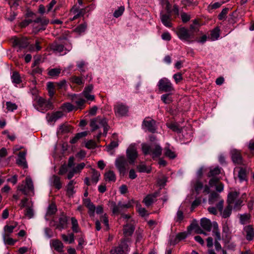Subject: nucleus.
Returning a JSON list of instances; mask_svg holds the SVG:
<instances>
[{"label": "nucleus", "mask_w": 254, "mask_h": 254, "mask_svg": "<svg viewBox=\"0 0 254 254\" xmlns=\"http://www.w3.org/2000/svg\"><path fill=\"white\" fill-rule=\"evenodd\" d=\"M228 10L229 8H225L222 9L221 13L218 15V18L219 20L225 19Z\"/></svg>", "instance_id": "obj_57"}, {"label": "nucleus", "mask_w": 254, "mask_h": 254, "mask_svg": "<svg viewBox=\"0 0 254 254\" xmlns=\"http://www.w3.org/2000/svg\"><path fill=\"white\" fill-rule=\"evenodd\" d=\"M6 109L9 112H13L17 108V106L15 103H12L10 101L6 102Z\"/></svg>", "instance_id": "obj_51"}, {"label": "nucleus", "mask_w": 254, "mask_h": 254, "mask_svg": "<svg viewBox=\"0 0 254 254\" xmlns=\"http://www.w3.org/2000/svg\"><path fill=\"white\" fill-rule=\"evenodd\" d=\"M51 49L56 53H61L64 51V46L62 44L53 43L51 45Z\"/></svg>", "instance_id": "obj_28"}, {"label": "nucleus", "mask_w": 254, "mask_h": 254, "mask_svg": "<svg viewBox=\"0 0 254 254\" xmlns=\"http://www.w3.org/2000/svg\"><path fill=\"white\" fill-rule=\"evenodd\" d=\"M161 100L162 101L167 104H169L172 101V98L170 96V94H163L161 96Z\"/></svg>", "instance_id": "obj_54"}, {"label": "nucleus", "mask_w": 254, "mask_h": 254, "mask_svg": "<svg viewBox=\"0 0 254 254\" xmlns=\"http://www.w3.org/2000/svg\"><path fill=\"white\" fill-rule=\"evenodd\" d=\"M9 235H5V234H2L3 240L6 244L9 245H13L16 242V241L11 238H9Z\"/></svg>", "instance_id": "obj_47"}, {"label": "nucleus", "mask_w": 254, "mask_h": 254, "mask_svg": "<svg viewBox=\"0 0 254 254\" xmlns=\"http://www.w3.org/2000/svg\"><path fill=\"white\" fill-rule=\"evenodd\" d=\"M128 163L124 156H120L116 158L115 164L120 174L124 175L128 169Z\"/></svg>", "instance_id": "obj_5"}, {"label": "nucleus", "mask_w": 254, "mask_h": 254, "mask_svg": "<svg viewBox=\"0 0 254 254\" xmlns=\"http://www.w3.org/2000/svg\"><path fill=\"white\" fill-rule=\"evenodd\" d=\"M232 210V205L228 204V205L225 208L224 211H222V212H221V214L222 217L224 218L229 217L231 214Z\"/></svg>", "instance_id": "obj_31"}, {"label": "nucleus", "mask_w": 254, "mask_h": 254, "mask_svg": "<svg viewBox=\"0 0 254 254\" xmlns=\"http://www.w3.org/2000/svg\"><path fill=\"white\" fill-rule=\"evenodd\" d=\"M18 225V223L15 221L9 222L8 224L4 226L3 228L4 233L3 234L5 235H10L13 231V229L15 228Z\"/></svg>", "instance_id": "obj_15"}, {"label": "nucleus", "mask_w": 254, "mask_h": 254, "mask_svg": "<svg viewBox=\"0 0 254 254\" xmlns=\"http://www.w3.org/2000/svg\"><path fill=\"white\" fill-rule=\"evenodd\" d=\"M87 28V24L86 23L81 24L76 27L74 29V31L80 34L84 32Z\"/></svg>", "instance_id": "obj_50"}, {"label": "nucleus", "mask_w": 254, "mask_h": 254, "mask_svg": "<svg viewBox=\"0 0 254 254\" xmlns=\"http://www.w3.org/2000/svg\"><path fill=\"white\" fill-rule=\"evenodd\" d=\"M67 222V218L66 216L63 215L59 218V223L57 228L62 230L65 228Z\"/></svg>", "instance_id": "obj_25"}, {"label": "nucleus", "mask_w": 254, "mask_h": 254, "mask_svg": "<svg viewBox=\"0 0 254 254\" xmlns=\"http://www.w3.org/2000/svg\"><path fill=\"white\" fill-rule=\"evenodd\" d=\"M244 231L246 234V239L248 241H252L254 237V230L251 225H248L244 228Z\"/></svg>", "instance_id": "obj_19"}, {"label": "nucleus", "mask_w": 254, "mask_h": 254, "mask_svg": "<svg viewBox=\"0 0 254 254\" xmlns=\"http://www.w3.org/2000/svg\"><path fill=\"white\" fill-rule=\"evenodd\" d=\"M112 210L114 214H119L122 210L120 206V202L117 205L115 202H112Z\"/></svg>", "instance_id": "obj_48"}, {"label": "nucleus", "mask_w": 254, "mask_h": 254, "mask_svg": "<svg viewBox=\"0 0 254 254\" xmlns=\"http://www.w3.org/2000/svg\"><path fill=\"white\" fill-rule=\"evenodd\" d=\"M57 210L56 205L53 204H51L48 207L46 215L49 216L53 215L56 212Z\"/></svg>", "instance_id": "obj_52"}, {"label": "nucleus", "mask_w": 254, "mask_h": 254, "mask_svg": "<svg viewBox=\"0 0 254 254\" xmlns=\"http://www.w3.org/2000/svg\"><path fill=\"white\" fill-rule=\"evenodd\" d=\"M177 35L182 40H188L192 35L191 33L185 27L178 28L177 31Z\"/></svg>", "instance_id": "obj_12"}, {"label": "nucleus", "mask_w": 254, "mask_h": 254, "mask_svg": "<svg viewBox=\"0 0 254 254\" xmlns=\"http://www.w3.org/2000/svg\"><path fill=\"white\" fill-rule=\"evenodd\" d=\"M16 163L23 168H27V164L26 161V152H20L18 155V158L16 160Z\"/></svg>", "instance_id": "obj_16"}, {"label": "nucleus", "mask_w": 254, "mask_h": 254, "mask_svg": "<svg viewBox=\"0 0 254 254\" xmlns=\"http://www.w3.org/2000/svg\"><path fill=\"white\" fill-rule=\"evenodd\" d=\"M90 125L92 127V131H94L100 127H103V135L105 136L106 135L109 128L106 119L99 117L92 120Z\"/></svg>", "instance_id": "obj_2"}, {"label": "nucleus", "mask_w": 254, "mask_h": 254, "mask_svg": "<svg viewBox=\"0 0 254 254\" xmlns=\"http://www.w3.org/2000/svg\"><path fill=\"white\" fill-rule=\"evenodd\" d=\"M38 103L41 107H44L46 110L51 109L52 106V104L50 101H47L42 98L38 99Z\"/></svg>", "instance_id": "obj_27"}, {"label": "nucleus", "mask_w": 254, "mask_h": 254, "mask_svg": "<svg viewBox=\"0 0 254 254\" xmlns=\"http://www.w3.org/2000/svg\"><path fill=\"white\" fill-rule=\"evenodd\" d=\"M71 222L72 225L71 229L73 232L74 233L79 232L80 228L77 219L75 217H71Z\"/></svg>", "instance_id": "obj_37"}, {"label": "nucleus", "mask_w": 254, "mask_h": 254, "mask_svg": "<svg viewBox=\"0 0 254 254\" xmlns=\"http://www.w3.org/2000/svg\"><path fill=\"white\" fill-rule=\"evenodd\" d=\"M220 195L218 193L213 192H212L209 197V203H213L214 201L217 200V199H220Z\"/></svg>", "instance_id": "obj_49"}, {"label": "nucleus", "mask_w": 254, "mask_h": 254, "mask_svg": "<svg viewBox=\"0 0 254 254\" xmlns=\"http://www.w3.org/2000/svg\"><path fill=\"white\" fill-rule=\"evenodd\" d=\"M222 3H223V2H216L215 3H211L208 5V8L209 10L217 9V8L220 7L221 6V5L222 4Z\"/></svg>", "instance_id": "obj_62"}, {"label": "nucleus", "mask_w": 254, "mask_h": 254, "mask_svg": "<svg viewBox=\"0 0 254 254\" xmlns=\"http://www.w3.org/2000/svg\"><path fill=\"white\" fill-rule=\"evenodd\" d=\"M129 251V248L126 240L122 241L118 247L113 248L110 251L111 254H127Z\"/></svg>", "instance_id": "obj_7"}, {"label": "nucleus", "mask_w": 254, "mask_h": 254, "mask_svg": "<svg viewBox=\"0 0 254 254\" xmlns=\"http://www.w3.org/2000/svg\"><path fill=\"white\" fill-rule=\"evenodd\" d=\"M52 245L56 251L58 252L63 251V244L59 240H53L52 241Z\"/></svg>", "instance_id": "obj_22"}, {"label": "nucleus", "mask_w": 254, "mask_h": 254, "mask_svg": "<svg viewBox=\"0 0 254 254\" xmlns=\"http://www.w3.org/2000/svg\"><path fill=\"white\" fill-rule=\"evenodd\" d=\"M93 86L92 84L85 87L83 92L80 94L84 96L87 101H93L95 99V96L90 93L92 91Z\"/></svg>", "instance_id": "obj_13"}, {"label": "nucleus", "mask_w": 254, "mask_h": 254, "mask_svg": "<svg viewBox=\"0 0 254 254\" xmlns=\"http://www.w3.org/2000/svg\"><path fill=\"white\" fill-rule=\"evenodd\" d=\"M61 69L60 68H55L49 70L48 74L52 77H54L59 76L61 73Z\"/></svg>", "instance_id": "obj_42"}, {"label": "nucleus", "mask_w": 254, "mask_h": 254, "mask_svg": "<svg viewBox=\"0 0 254 254\" xmlns=\"http://www.w3.org/2000/svg\"><path fill=\"white\" fill-rule=\"evenodd\" d=\"M134 230V227L131 224L126 225L123 229L124 235L125 237L130 236Z\"/></svg>", "instance_id": "obj_24"}, {"label": "nucleus", "mask_w": 254, "mask_h": 254, "mask_svg": "<svg viewBox=\"0 0 254 254\" xmlns=\"http://www.w3.org/2000/svg\"><path fill=\"white\" fill-rule=\"evenodd\" d=\"M184 218L183 212L179 209L177 212L176 216L175 217V221L177 223H181Z\"/></svg>", "instance_id": "obj_44"}, {"label": "nucleus", "mask_w": 254, "mask_h": 254, "mask_svg": "<svg viewBox=\"0 0 254 254\" xmlns=\"http://www.w3.org/2000/svg\"><path fill=\"white\" fill-rule=\"evenodd\" d=\"M76 182L74 180L70 181L67 186V192L69 195H72L74 192V185Z\"/></svg>", "instance_id": "obj_39"}, {"label": "nucleus", "mask_w": 254, "mask_h": 254, "mask_svg": "<svg viewBox=\"0 0 254 254\" xmlns=\"http://www.w3.org/2000/svg\"><path fill=\"white\" fill-rule=\"evenodd\" d=\"M157 196L156 193L149 194L144 198L143 202L144 203L146 206H149L154 202Z\"/></svg>", "instance_id": "obj_23"}, {"label": "nucleus", "mask_w": 254, "mask_h": 254, "mask_svg": "<svg viewBox=\"0 0 254 254\" xmlns=\"http://www.w3.org/2000/svg\"><path fill=\"white\" fill-rule=\"evenodd\" d=\"M69 131L70 128L69 126L65 125H61L58 130V133L64 134L67 133L69 132Z\"/></svg>", "instance_id": "obj_45"}, {"label": "nucleus", "mask_w": 254, "mask_h": 254, "mask_svg": "<svg viewBox=\"0 0 254 254\" xmlns=\"http://www.w3.org/2000/svg\"><path fill=\"white\" fill-rule=\"evenodd\" d=\"M13 44L14 46H18L20 48H25L28 45L29 42L26 38L19 39L15 37L13 39Z\"/></svg>", "instance_id": "obj_18"}, {"label": "nucleus", "mask_w": 254, "mask_h": 254, "mask_svg": "<svg viewBox=\"0 0 254 254\" xmlns=\"http://www.w3.org/2000/svg\"><path fill=\"white\" fill-rule=\"evenodd\" d=\"M25 185L23 186L19 185L18 186V190L21 191L24 194L30 195V193H31L32 195H34V186L32 179L29 177H27L25 179Z\"/></svg>", "instance_id": "obj_6"}, {"label": "nucleus", "mask_w": 254, "mask_h": 254, "mask_svg": "<svg viewBox=\"0 0 254 254\" xmlns=\"http://www.w3.org/2000/svg\"><path fill=\"white\" fill-rule=\"evenodd\" d=\"M193 229L195 230V232L196 234H202L203 233V231L198 226L191 224L189 227H188V230H190V229Z\"/></svg>", "instance_id": "obj_58"}, {"label": "nucleus", "mask_w": 254, "mask_h": 254, "mask_svg": "<svg viewBox=\"0 0 254 254\" xmlns=\"http://www.w3.org/2000/svg\"><path fill=\"white\" fill-rule=\"evenodd\" d=\"M55 87L58 90L65 89L66 82L65 80H62L59 82L54 83Z\"/></svg>", "instance_id": "obj_46"}, {"label": "nucleus", "mask_w": 254, "mask_h": 254, "mask_svg": "<svg viewBox=\"0 0 254 254\" xmlns=\"http://www.w3.org/2000/svg\"><path fill=\"white\" fill-rule=\"evenodd\" d=\"M85 147L88 149H93L96 147V144L94 141L90 140L86 143Z\"/></svg>", "instance_id": "obj_64"}, {"label": "nucleus", "mask_w": 254, "mask_h": 254, "mask_svg": "<svg viewBox=\"0 0 254 254\" xmlns=\"http://www.w3.org/2000/svg\"><path fill=\"white\" fill-rule=\"evenodd\" d=\"M11 79L12 83L16 84H19L22 81L19 74L17 71H13L12 72Z\"/></svg>", "instance_id": "obj_32"}, {"label": "nucleus", "mask_w": 254, "mask_h": 254, "mask_svg": "<svg viewBox=\"0 0 254 254\" xmlns=\"http://www.w3.org/2000/svg\"><path fill=\"white\" fill-rule=\"evenodd\" d=\"M159 90L163 92L172 93L174 91V87L171 82L167 78L160 79L157 84Z\"/></svg>", "instance_id": "obj_4"}, {"label": "nucleus", "mask_w": 254, "mask_h": 254, "mask_svg": "<svg viewBox=\"0 0 254 254\" xmlns=\"http://www.w3.org/2000/svg\"><path fill=\"white\" fill-rule=\"evenodd\" d=\"M61 237L63 241L65 242H68V243L71 244L74 241V235L73 233H70L68 236L65 234H62Z\"/></svg>", "instance_id": "obj_35"}, {"label": "nucleus", "mask_w": 254, "mask_h": 254, "mask_svg": "<svg viewBox=\"0 0 254 254\" xmlns=\"http://www.w3.org/2000/svg\"><path fill=\"white\" fill-rule=\"evenodd\" d=\"M203 185L200 182H196L194 185V189L197 193H199L200 191L203 189Z\"/></svg>", "instance_id": "obj_63"}, {"label": "nucleus", "mask_w": 254, "mask_h": 254, "mask_svg": "<svg viewBox=\"0 0 254 254\" xmlns=\"http://www.w3.org/2000/svg\"><path fill=\"white\" fill-rule=\"evenodd\" d=\"M51 181L53 185L58 190H60L62 187V184L61 182V179L59 177L56 175H53L51 178Z\"/></svg>", "instance_id": "obj_21"}, {"label": "nucleus", "mask_w": 254, "mask_h": 254, "mask_svg": "<svg viewBox=\"0 0 254 254\" xmlns=\"http://www.w3.org/2000/svg\"><path fill=\"white\" fill-rule=\"evenodd\" d=\"M47 86L49 96L53 97L55 94V89H56L54 83L49 82L47 83Z\"/></svg>", "instance_id": "obj_36"}, {"label": "nucleus", "mask_w": 254, "mask_h": 254, "mask_svg": "<svg viewBox=\"0 0 254 254\" xmlns=\"http://www.w3.org/2000/svg\"><path fill=\"white\" fill-rule=\"evenodd\" d=\"M160 19L162 23L167 27H172V17L170 13L160 14Z\"/></svg>", "instance_id": "obj_17"}, {"label": "nucleus", "mask_w": 254, "mask_h": 254, "mask_svg": "<svg viewBox=\"0 0 254 254\" xmlns=\"http://www.w3.org/2000/svg\"><path fill=\"white\" fill-rule=\"evenodd\" d=\"M220 168L218 167L211 169L208 174V177H214L220 174Z\"/></svg>", "instance_id": "obj_53"}, {"label": "nucleus", "mask_w": 254, "mask_h": 254, "mask_svg": "<svg viewBox=\"0 0 254 254\" xmlns=\"http://www.w3.org/2000/svg\"><path fill=\"white\" fill-rule=\"evenodd\" d=\"M25 215L29 219L32 218L34 216V210L33 208V205L31 206H27L25 212Z\"/></svg>", "instance_id": "obj_43"}, {"label": "nucleus", "mask_w": 254, "mask_h": 254, "mask_svg": "<svg viewBox=\"0 0 254 254\" xmlns=\"http://www.w3.org/2000/svg\"><path fill=\"white\" fill-rule=\"evenodd\" d=\"M116 175L114 172L109 171L105 174V179L106 181H116Z\"/></svg>", "instance_id": "obj_38"}, {"label": "nucleus", "mask_w": 254, "mask_h": 254, "mask_svg": "<svg viewBox=\"0 0 254 254\" xmlns=\"http://www.w3.org/2000/svg\"><path fill=\"white\" fill-rule=\"evenodd\" d=\"M143 126H144L149 132L154 133L156 131L157 127L156 121L149 118H146L144 120Z\"/></svg>", "instance_id": "obj_11"}, {"label": "nucleus", "mask_w": 254, "mask_h": 254, "mask_svg": "<svg viewBox=\"0 0 254 254\" xmlns=\"http://www.w3.org/2000/svg\"><path fill=\"white\" fill-rule=\"evenodd\" d=\"M29 49L31 51H40L41 49V47L40 46V42L38 40H37L36 41L35 46L31 45H30Z\"/></svg>", "instance_id": "obj_61"}, {"label": "nucleus", "mask_w": 254, "mask_h": 254, "mask_svg": "<svg viewBox=\"0 0 254 254\" xmlns=\"http://www.w3.org/2000/svg\"><path fill=\"white\" fill-rule=\"evenodd\" d=\"M71 81L78 85H82L84 83L81 77L75 76L71 77Z\"/></svg>", "instance_id": "obj_56"}, {"label": "nucleus", "mask_w": 254, "mask_h": 254, "mask_svg": "<svg viewBox=\"0 0 254 254\" xmlns=\"http://www.w3.org/2000/svg\"><path fill=\"white\" fill-rule=\"evenodd\" d=\"M87 63L84 61H78L77 62L76 65L81 72H85L87 68Z\"/></svg>", "instance_id": "obj_40"}, {"label": "nucleus", "mask_w": 254, "mask_h": 254, "mask_svg": "<svg viewBox=\"0 0 254 254\" xmlns=\"http://www.w3.org/2000/svg\"><path fill=\"white\" fill-rule=\"evenodd\" d=\"M165 154L167 157L171 159H173L176 157V155L174 152L171 151L169 148H165Z\"/></svg>", "instance_id": "obj_59"}, {"label": "nucleus", "mask_w": 254, "mask_h": 254, "mask_svg": "<svg viewBox=\"0 0 254 254\" xmlns=\"http://www.w3.org/2000/svg\"><path fill=\"white\" fill-rule=\"evenodd\" d=\"M70 97L72 101L75 104L77 108L82 109L84 107L86 100L81 94H72Z\"/></svg>", "instance_id": "obj_10"}, {"label": "nucleus", "mask_w": 254, "mask_h": 254, "mask_svg": "<svg viewBox=\"0 0 254 254\" xmlns=\"http://www.w3.org/2000/svg\"><path fill=\"white\" fill-rule=\"evenodd\" d=\"M220 36V29L216 27L211 31L210 39L211 41H215L218 39Z\"/></svg>", "instance_id": "obj_33"}, {"label": "nucleus", "mask_w": 254, "mask_h": 254, "mask_svg": "<svg viewBox=\"0 0 254 254\" xmlns=\"http://www.w3.org/2000/svg\"><path fill=\"white\" fill-rule=\"evenodd\" d=\"M142 149L144 154H150L153 158L160 157L162 151V148L158 144L149 145L143 143L142 144Z\"/></svg>", "instance_id": "obj_1"}, {"label": "nucleus", "mask_w": 254, "mask_h": 254, "mask_svg": "<svg viewBox=\"0 0 254 254\" xmlns=\"http://www.w3.org/2000/svg\"><path fill=\"white\" fill-rule=\"evenodd\" d=\"M127 156L129 164H133L137 157L136 148L134 145H130L127 150Z\"/></svg>", "instance_id": "obj_8"}, {"label": "nucleus", "mask_w": 254, "mask_h": 254, "mask_svg": "<svg viewBox=\"0 0 254 254\" xmlns=\"http://www.w3.org/2000/svg\"><path fill=\"white\" fill-rule=\"evenodd\" d=\"M239 193L237 191H232L229 193L228 195L227 202L228 204L232 205L234 203L236 199L238 198Z\"/></svg>", "instance_id": "obj_26"}, {"label": "nucleus", "mask_w": 254, "mask_h": 254, "mask_svg": "<svg viewBox=\"0 0 254 254\" xmlns=\"http://www.w3.org/2000/svg\"><path fill=\"white\" fill-rule=\"evenodd\" d=\"M125 10V7L124 6H120L119 7L118 9L116 10L113 14V15L115 17L118 18L121 16L124 11Z\"/></svg>", "instance_id": "obj_55"}, {"label": "nucleus", "mask_w": 254, "mask_h": 254, "mask_svg": "<svg viewBox=\"0 0 254 254\" xmlns=\"http://www.w3.org/2000/svg\"><path fill=\"white\" fill-rule=\"evenodd\" d=\"M238 178L241 182L247 181V172L245 169L240 168L238 172Z\"/></svg>", "instance_id": "obj_34"}, {"label": "nucleus", "mask_w": 254, "mask_h": 254, "mask_svg": "<svg viewBox=\"0 0 254 254\" xmlns=\"http://www.w3.org/2000/svg\"><path fill=\"white\" fill-rule=\"evenodd\" d=\"M231 158L236 164L240 165L243 163V158L240 152L236 149H233L231 151Z\"/></svg>", "instance_id": "obj_14"}, {"label": "nucleus", "mask_w": 254, "mask_h": 254, "mask_svg": "<svg viewBox=\"0 0 254 254\" xmlns=\"http://www.w3.org/2000/svg\"><path fill=\"white\" fill-rule=\"evenodd\" d=\"M168 128L177 133H180L182 128L177 123H168L167 124Z\"/></svg>", "instance_id": "obj_30"}, {"label": "nucleus", "mask_w": 254, "mask_h": 254, "mask_svg": "<svg viewBox=\"0 0 254 254\" xmlns=\"http://www.w3.org/2000/svg\"><path fill=\"white\" fill-rule=\"evenodd\" d=\"M115 114L119 116H126L128 111V108L122 103H117L114 106Z\"/></svg>", "instance_id": "obj_9"}, {"label": "nucleus", "mask_w": 254, "mask_h": 254, "mask_svg": "<svg viewBox=\"0 0 254 254\" xmlns=\"http://www.w3.org/2000/svg\"><path fill=\"white\" fill-rule=\"evenodd\" d=\"M49 23V20L46 17H37L33 20V31L37 33L40 30H44Z\"/></svg>", "instance_id": "obj_3"}, {"label": "nucleus", "mask_w": 254, "mask_h": 254, "mask_svg": "<svg viewBox=\"0 0 254 254\" xmlns=\"http://www.w3.org/2000/svg\"><path fill=\"white\" fill-rule=\"evenodd\" d=\"M87 208L88 209V213L91 217H93L95 211V206L93 203L89 205Z\"/></svg>", "instance_id": "obj_60"}, {"label": "nucleus", "mask_w": 254, "mask_h": 254, "mask_svg": "<svg viewBox=\"0 0 254 254\" xmlns=\"http://www.w3.org/2000/svg\"><path fill=\"white\" fill-rule=\"evenodd\" d=\"M100 176V174L98 171H96L95 170H92L91 176L92 182L95 184H96L99 181Z\"/></svg>", "instance_id": "obj_41"}, {"label": "nucleus", "mask_w": 254, "mask_h": 254, "mask_svg": "<svg viewBox=\"0 0 254 254\" xmlns=\"http://www.w3.org/2000/svg\"><path fill=\"white\" fill-rule=\"evenodd\" d=\"M201 226L206 231L210 232L211 230L212 223L210 220L203 218L200 221Z\"/></svg>", "instance_id": "obj_20"}, {"label": "nucleus", "mask_w": 254, "mask_h": 254, "mask_svg": "<svg viewBox=\"0 0 254 254\" xmlns=\"http://www.w3.org/2000/svg\"><path fill=\"white\" fill-rule=\"evenodd\" d=\"M87 135V131H83L76 133V135L72 139H70V142L71 144H74L77 142V141L82 137H85Z\"/></svg>", "instance_id": "obj_29"}]
</instances>
